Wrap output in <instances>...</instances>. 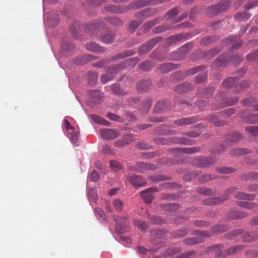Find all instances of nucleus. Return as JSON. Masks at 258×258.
<instances>
[{
	"instance_id": "nucleus-1",
	"label": "nucleus",
	"mask_w": 258,
	"mask_h": 258,
	"mask_svg": "<svg viewBox=\"0 0 258 258\" xmlns=\"http://www.w3.org/2000/svg\"><path fill=\"white\" fill-rule=\"evenodd\" d=\"M243 248V245H238L230 247L227 251H225L222 249V246L220 244L215 245L212 247V250L215 253V256L217 258H224L227 255L237 253Z\"/></svg>"
},
{
	"instance_id": "nucleus-2",
	"label": "nucleus",
	"mask_w": 258,
	"mask_h": 258,
	"mask_svg": "<svg viewBox=\"0 0 258 258\" xmlns=\"http://www.w3.org/2000/svg\"><path fill=\"white\" fill-rule=\"evenodd\" d=\"M128 65V61L126 59L122 61L120 64L109 68L107 70V74L103 75L101 77V82L103 84L107 83L114 77V76L117 73L118 71L121 70L124 68L127 67Z\"/></svg>"
},
{
	"instance_id": "nucleus-3",
	"label": "nucleus",
	"mask_w": 258,
	"mask_h": 258,
	"mask_svg": "<svg viewBox=\"0 0 258 258\" xmlns=\"http://www.w3.org/2000/svg\"><path fill=\"white\" fill-rule=\"evenodd\" d=\"M235 188L231 187L228 188L224 194L221 198H208L204 201V203L206 205H215L220 203L224 202L229 198L230 194L233 193L235 190Z\"/></svg>"
},
{
	"instance_id": "nucleus-4",
	"label": "nucleus",
	"mask_w": 258,
	"mask_h": 258,
	"mask_svg": "<svg viewBox=\"0 0 258 258\" xmlns=\"http://www.w3.org/2000/svg\"><path fill=\"white\" fill-rule=\"evenodd\" d=\"M229 7V3L224 2L209 7L206 12L207 15L210 17L216 15L219 12H222Z\"/></svg>"
},
{
	"instance_id": "nucleus-5",
	"label": "nucleus",
	"mask_w": 258,
	"mask_h": 258,
	"mask_svg": "<svg viewBox=\"0 0 258 258\" xmlns=\"http://www.w3.org/2000/svg\"><path fill=\"white\" fill-rule=\"evenodd\" d=\"M216 160L212 158L200 157L193 160L194 165L199 167H206L214 164Z\"/></svg>"
},
{
	"instance_id": "nucleus-6",
	"label": "nucleus",
	"mask_w": 258,
	"mask_h": 258,
	"mask_svg": "<svg viewBox=\"0 0 258 258\" xmlns=\"http://www.w3.org/2000/svg\"><path fill=\"white\" fill-rule=\"evenodd\" d=\"M128 55V52L125 51L124 52L119 53L117 54L114 55L110 59H108V58L104 59V60H101L99 62L94 63L93 64V66L94 67L98 68H101L104 65L107 64L108 63L110 62V61H112L115 60L123 58L127 56Z\"/></svg>"
},
{
	"instance_id": "nucleus-7",
	"label": "nucleus",
	"mask_w": 258,
	"mask_h": 258,
	"mask_svg": "<svg viewBox=\"0 0 258 258\" xmlns=\"http://www.w3.org/2000/svg\"><path fill=\"white\" fill-rule=\"evenodd\" d=\"M100 134L102 138L108 140H113L120 134L118 130L112 128L102 129L100 131Z\"/></svg>"
},
{
	"instance_id": "nucleus-8",
	"label": "nucleus",
	"mask_w": 258,
	"mask_h": 258,
	"mask_svg": "<svg viewBox=\"0 0 258 258\" xmlns=\"http://www.w3.org/2000/svg\"><path fill=\"white\" fill-rule=\"evenodd\" d=\"M104 25L102 20H98L95 23H89L87 31L91 34L97 35L98 31L104 27Z\"/></svg>"
},
{
	"instance_id": "nucleus-9",
	"label": "nucleus",
	"mask_w": 258,
	"mask_h": 258,
	"mask_svg": "<svg viewBox=\"0 0 258 258\" xmlns=\"http://www.w3.org/2000/svg\"><path fill=\"white\" fill-rule=\"evenodd\" d=\"M157 189L155 187L149 188L141 192V195L145 203H150L154 198L153 193L157 192Z\"/></svg>"
},
{
	"instance_id": "nucleus-10",
	"label": "nucleus",
	"mask_w": 258,
	"mask_h": 258,
	"mask_svg": "<svg viewBox=\"0 0 258 258\" xmlns=\"http://www.w3.org/2000/svg\"><path fill=\"white\" fill-rule=\"evenodd\" d=\"M161 40V37H156L151 40L146 44L140 47L139 49L140 52L142 54L148 52L158 42Z\"/></svg>"
},
{
	"instance_id": "nucleus-11",
	"label": "nucleus",
	"mask_w": 258,
	"mask_h": 258,
	"mask_svg": "<svg viewBox=\"0 0 258 258\" xmlns=\"http://www.w3.org/2000/svg\"><path fill=\"white\" fill-rule=\"evenodd\" d=\"M240 116L245 119V122H246L253 123L258 121V113L249 114L247 110H242L240 114Z\"/></svg>"
},
{
	"instance_id": "nucleus-12",
	"label": "nucleus",
	"mask_w": 258,
	"mask_h": 258,
	"mask_svg": "<svg viewBox=\"0 0 258 258\" xmlns=\"http://www.w3.org/2000/svg\"><path fill=\"white\" fill-rule=\"evenodd\" d=\"M113 220L116 223V229L120 233H123L125 231L124 227L127 224V220L125 218H121L116 216L113 217Z\"/></svg>"
},
{
	"instance_id": "nucleus-13",
	"label": "nucleus",
	"mask_w": 258,
	"mask_h": 258,
	"mask_svg": "<svg viewBox=\"0 0 258 258\" xmlns=\"http://www.w3.org/2000/svg\"><path fill=\"white\" fill-rule=\"evenodd\" d=\"M103 93L98 90H91L89 92V95L92 99L93 102L100 103L103 99Z\"/></svg>"
},
{
	"instance_id": "nucleus-14",
	"label": "nucleus",
	"mask_w": 258,
	"mask_h": 258,
	"mask_svg": "<svg viewBox=\"0 0 258 258\" xmlns=\"http://www.w3.org/2000/svg\"><path fill=\"white\" fill-rule=\"evenodd\" d=\"M192 89V86L190 83L184 82L176 86L174 88V90L177 93H182L190 91Z\"/></svg>"
},
{
	"instance_id": "nucleus-15",
	"label": "nucleus",
	"mask_w": 258,
	"mask_h": 258,
	"mask_svg": "<svg viewBox=\"0 0 258 258\" xmlns=\"http://www.w3.org/2000/svg\"><path fill=\"white\" fill-rule=\"evenodd\" d=\"M197 121V119L194 117L182 118L174 121V124L178 125H186Z\"/></svg>"
},
{
	"instance_id": "nucleus-16",
	"label": "nucleus",
	"mask_w": 258,
	"mask_h": 258,
	"mask_svg": "<svg viewBox=\"0 0 258 258\" xmlns=\"http://www.w3.org/2000/svg\"><path fill=\"white\" fill-rule=\"evenodd\" d=\"M162 143L164 144H167L170 143H173L190 145L192 144V141L190 140H187L185 138H182L180 139L178 138H173L169 142L163 141Z\"/></svg>"
},
{
	"instance_id": "nucleus-17",
	"label": "nucleus",
	"mask_w": 258,
	"mask_h": 258,
	"mask_svg": "<svg viewBox=\"0 0 258 258\" xmlns=\"http://www.w3.org/2000/svg\"><path fill=\"white\" fill-rule=\"evenodd\" d=\"M86 48L89 51H94L98 53H101L104 52V48L100 46L95 42H90L86 45Z\"/></svg>"
},
{
	"instance_id": "nucleus-18",
	"label": "nucleus",
	"mask_w": 258,
	"mask_h": 258,
	"mask_svg": "<svg viewBox=\"0 0 258 258\" xmlns=\"http://www.w3.org/2000/svg\"><path fill=\"white\" fill-rule=\"evenodd\" d=\"M200 149L199 147L175 148L173 150L174 152H179L187 154H192L199 152Z\"/></svg>"
},
{
	"instance_id": "nucleus-19",
	"label": "nucleus",
	"mask_w": 258,
	"mask_h": 258,
	"mask_svg": "<svg viewBox=\"0 0 258 258\" xmlns=\"http://www.w3.org/2000/svg\"><path fill=\"white\" fill-rule=\"evenodd\" d=\"M248 213L243 211H238L235 210L231 211L229 215L230 219H241L247 217Z\"/></svg>"
},
{
	"instance_id": "nucleus-20",
	"label": "nucleus",
	"mask_w": 258,
	"mask_h": 258,
	"mask_svg": "<svg viewBox=\"0 0 258 258\" xmlns=\"http://www.w3.org/2000/svg\"><path fill=\"white\" fill-rule=\"evenodd\" d=\"M161 207L166 214H171L174 210L178 209L179 205L176 204H168L162 205Z\"/></svg>"
},
{
	"instance_id": "nucleus-21",
	"label": "nucleus",
	"mask_w": 258,
	"mask_h": 258,
	"mask_svg": "<svg viewBox=\"0 0 258 258\" xmlns=\"http://www.w3.org/2000/svg\"><path fill=\"white\" fill-rule=\"evenodd\" d=\"M151 85L150 80H143L137 84V88L139 91H146Z\"/></svg>"
},
{
	"instance_id": "nucleus-22",
	"label": "nucleus",
	"mask_w": 258,
	"mask_h": 258,
	"mask_svg": "<svg viewBox=\"0 0 258 258\" xmlns=\"http://www.w3.org/2000/svg\"><path fill=\"white\" fill-rule=\"evenodd\" d=\"M242 103L245 106H252L253 109L258 111V105H256V100L252 97L244 99L242 101Z\"/></svg>"
},
{
	"instance_id": "nucleus-23",
	"label": "nucleus",
	"mask_w": 258,
	"mask_h": 258,
	"mask_svg": "<svg viewBox=\"0 0 258 258\" xmlns=\"http://www.w3.org/2000/svg\"><path fill=\"white\" fill-rule=\"evenodd\" d=\"M226 94H224V96H223L222 94H220V97L222 99L224 100L225 99H226V101L223 102L222 103V105H220L219 107H223L224 106H226L227 105H233L235 104L238 100V98L237 97H234L233 99H232L231 101H229L230 98H228L227 96H225Z\"/></svg>"
},
{
	"instance_id": "nucleus-24",
	"label": "nucleus",
	"mask_w": 258,
	"mask_h": 258,
	"mask_svg": "<svg viewBox=\"0 0 258 258\" xmlns=\"http://www.w3.org/2000/svg\"><path fill=\"white\" fill-rule=\"evenodd\" d=\"M130 182L135 187H140L144 185L145 183L144 180L140 176L133 177L130 179Z\"/></svg>"
},
{
	"instance_id": "nucleus-25",
	"label": "nucleus",
	"mask_w": 258,
	"mask_h": 258,
	"mask_svg": "<svg viewBox=\"0 0 258 258\" xmlns=\"http://www.w3.org/2000/svg\"><path fill=\"white\" fill-rule=\"evenodd\" d=\"M92 120L95 122L99 124L105 125L107 126H110L111 123L106 119H104L102 117L97 115L93 114L91 116Z\"/></svg>"
},
{
	"instance_id": "nucleus-26",
	"label": "nucleus",
	"mask_w": 258,
	"mask_h": 258,
	"mask_svg": "<svg viewBox=\"0 0 258 258\" xmlns=\"http://www.w3.org/2000/svg\"><path fill=\"white\" fill-rule=\"evenodd\" d=\"M166 105L164 101H159L154 108L153 112L155 113H160L166 108Z\"/></svg>"
},
{
	"instance_id": "nucleus-27",
	"label": "nucleus",
	"mask_w": 258,
	"mask_h": 258,
	"mask_svg": "<svg viewBox=\"0 0 258 258\" xmlns=\"http://www.w3.org/2000/svg\"><path fill=\"white\" fill-rule=\"evenodd\" d=\"M192 44H190V43L186 44L184 46H183L182 47V48H181V50L179 52L176 53V55H178L180 53H181L182 56H180L179 55L178 56H177L176 57V59H181L182 58V56L186 54L187 53V52L192 48Z\"/></svg>"
},
{
	"instance_id": "nucleus-28",
	"label": "nucleus",
	"mask_w": 258,
	"mask_h": 258,
	"mask_svg": "<svg viewBox=\"0 0 258 258\" xmlns=\"http://www.w3.org/2000/svg\"><path fill=\"white\" fill-rule=\"evenodd\" d=\"M253 195L247 194L242 192H238L235 194V198L238 200H252L254 199Z\"/></svg>"
},
{
	"instance_id": "nucleus-29",
	"label": "nucleus",
	"mask_w": 258,
	"mask_h": 258,
	"mask_svg": "<svg viewBox=\"0 0 258 258\" xmlns=\"http://www.w3.org/2000/svg\"><path fill=\"white\" fill-rule=\"evenodd\" d=\"M176 68V67L173 63H167L161 64L159 68V70L163 73H166Z\"/></svg>"
},
{
	"instance_id": "nucleus-30",
	"label": "nucleus",
	"mask_w": 258,
	"mask_h": 258,
	"mask_svg": "<svg viewBox=\"0 0 258 258\" xmlns=\"http://www.w3.org/2000/svg\"><path fill=\"white\" fill-rule=\"evenodd\" d=\"M258 238V234L253 232L246 233L243 236L244 241L250 242Z\"/></svg>"
},
{
	"instance_id": "nucleus-31",
	"label": "nucleus",
	"mask_w": 258,
	"mask_h": 258,
	"mask_svg": "<svg viewBox=\"0 0 258 258\" xmlns=\"http://www.w3.org/2000/svg\"><path fill=\"white\" fill-rule=\"evenodd\" d=\"M202 237H189L183 240L184 243L188 245H194L201 242Z\"/></svg>"
},
{
	"instance_id": "nucleus-32",
	"label": "nucleus",
	"mask_w": 258,
	"mask_h": 258,
	"mask_svg": "<svg viewBox=\"0 0 258 258\" xmlns=\"http://www.w3.org/2000/svg\"><path fill=\"white\" fill-rule=\"evenodd\" d=\"M71 136V140L74 144L76 143L78 141L79 132L78 130L75 128H73L72 131L68 132Z\"/></svg>"
},
{
	"instance_id": "nucleus-33",
	"label": "nucleus",
	"mask_w": 258,
	"mask_h": 258,
	"mask_svg": "<svg viewBox=\"0 0 258 258\" xmlns=\"http://www.w3.org/2000/svg\"><path fill=\"white\" fill-rule=\"evenodd\" d=\"M88 196L90 201L95 203L97 201V191L95 188H89L88 191Z\"/></svg>"
},
{
	"instance_id": "nucleus-34",
	"label": "nucleus",
	"mask_w": 258,
	"mask_h": 258,
	"mask_svg": "<svg viewBox=\"0 0 258 258\" xmlns=\"http://www.w3.org/2000/svg\"><path fill=\"white\" fill-rule=\"evenodd\" d=\"M228 61V58L227 54H223L217 58L216 63L218 66L224 67L227 61Z\"/></svg>"
},
{
	"instance_id": "nucleus-35",
	"label": "nucleus",
	"mask_w": 258,
	"mask_h": 258,
	"mask_svg": "<svg viewBox=\"0 0 258 258\" xmlns=\"http://www.w3.org/2000/svg\"><path fill=\"white\" fill-rule=\"evenodd\" d=\"M111 88L112 91L116 95H123L125 93L124 90L120 88L117 84L112 85Z\"/></svg>"
},
{
	"instance_id": "nucleus-36",
	"label": "nucleus",
	"mask_w": 258,
	"mask_h": 258,
	"mask_svg": "<svg viewBox=\"0 0 258 258\" xmlns=\"http://www.w3.org/2000/svg\"><path fill=\"white\" fill-rule=\"evenodd\" d=\"M246 60L249 62L258 61V50H255L248 54L246 56Z\"/></svg>"
},
{
	"instance_id": "nucleus-37",
	"label": "nucleus",
	"mask_w": 258,
	"mask_h": 258,
	"mask_svg": "<svg viewBox=\"0 0 258 258\" xmlns=\"http://www.w3.org/2000/svg\"><path fill=\"white\" fill-rule=\"evenodd\" d=\"M235 77H230L223 81V86L225 88H230L235 84Z\"/></svg>"
},
{
	"instance_id": "nucleus-38",
	"label": "nucleus",
	"mask_w": 258,
	"mask_h": 258,
	"mask_svg": "<svg viewBox=\"0 0 258 258\" xmlns=\"http://www.w3.org/2000/svg\"><path fill=\"white\" fill-rule=\"evenodd\" d=\"M114 38V35L111 32L105 34L101 36L102 40L106 43H111Z\"/></svg>"
},
{
	"instance_id": "nucleus-39",
	"label": "nucleus",
	"mask_w": 258,
	"mask_h": 258,
	"mask_svg": "<svg viewBox=\"0 0 258 258\" xmlns=\"http://www.w3.org/2000/svg\"><path fill=\"white\" fill-rule=\"evenodd\" d=\"M216 171L220 173L229 174L235 171L232 167H218L216 168Z\"/></svg>"
},
{
	"instance_id": "nucleus-40",
	"label": "nucleus",
	"mask_w": 258,
	"mask_h": 258,
	"mask_svg": "<svg viewBox=\"0 0 258 258\" xmlns=\"http://www.w3.org/2000/svg\"><path fill=\"white\" fill-rule=\"evenodd\" d=\"M183 37V36L180 34L172 35L168 38L167 42L169 44H172L181 40Z\"/></svg>"
},
{
	"instance_id": "nucleus-41",
	"label": "nucleus",
	"mask_w": 258,
	"mask_h": 258,
	"mask_svg": "<svg viewBox=\"0 0 258 258\" xmlns=\"http://www.w3.org/2000/svg\"><path fill=\"white\" fill-rule=\"evenodd\" d=\"M153 66V63L149 60H146L139 65L140 69L143 71H148L150 70Z\"/></svg>"
},
{
	"instance_id": "nucleus-42",
	"label": "nucleus",
	"mask_w": 258,
	"mask_h": 258,
	"mask_svg": "<svg viewBox=\"0 0 258 258\" xmlns=\"http://www.w3.org/2000/svg\"><path fill=\"white\" fill-rule=\"evenodd\" d=\"M245 131L253 136H258V126H247L245 127Z\"/></svg>"
},
{
	"instance_id": "nucleus-43",
	"label": "nucleus",
	"mask_w": 258,
	"mask_h": 258,
	"mask_svg": "<svg viewBox=\"0 0 258 258\" xmlns=\"http://www.w3.org/2000/svg\"><path fill=\"white\" fill-rule=\"evenodd\" d=\"M197 191L198 193L205 196H210L212 195L213 193V192L211 189L206 188L204 187H199L197 188Z\"/></svg>"
},
{
	"instance_id": "nucleus-44",
	"label": "nucleus",
	"mask_w": 258,
	"mask_h": 258,
	"mask_svg": "<svg viewBox=\"0 0 258 258\" xmlns=\"http://www.w3.org/2000/svg\"><path fill=\"white\" fill-rule=\"evenodd\" d=\"M94 211L96 214V216L99 219L105 220L106 218V215L100 208L97 207L94 209Z\"/></svg>"
},
{
	"instance_id": "nucleus-45",
	"label": "nucleus",
	"mask_w": 258,
	"mask_h": 258,
	"mask_svg": "<svg viewBox=\"0 0 258 258\" xmlns=\"http://www.w3.org/2000/svg\"><path fill=\"white\" fill-rule=\"evenodd\" d=\"M156 11L153 9H147L143 11L141 14L143 18H147L155 15Z\"/></svg>"
},
{
	"instance_id": "nucleus-46",
	"label": "nucleus",
	"mask_w": 258,
	"mask_h": 258,
	"mask_svg": "<svg viewBox=\"0 0 258 258\" xmlns=\"http://www.w3.org/2000/svg\"><path fill=\"white\" fill-rule=\"evenodd\" d=\"M133 224L142 231L146 230L147 228V224L143 221L135 220L133 222Z\"/></svg>"
},
{
	"instance_id": "nucleus-47",
	"label": "nucleus",
	"mask_w": 258,
	"mask_h": 258,
	"mask_svg": "<svg viewBox=\"0 0 258 258\" xmlns=\"http://www.w3.org/2000/svg\"><path fill=\"white\" fill-rule=\"evenodd\" d=\"M228 229L226 226L223 225H219L215 226L213 228V231L216 233H222L225 232Z\"/></svg>"
},
{
	"instance_id": "nucleus-48",
	"label": "nucleus",
	"mask_w": 258,
	"mask_h": 258,
	"mask_svg": "<svg viewBox=\"0 0 258 258\" xmlns=\"http://www.w3.org/2000/svg\"><path fill=\"white\" fill-rule=\"evenodd\" d=\"M128 143V136H124L123 138L119 141H116L114 143L115 147H121L127 145Z\"/></svg>"
},
{
	"instance_id": "nucleus-49",
	"label": "nucleus",
	"mask_w": 258,
	"mask_h": 258,
	"mask_svg": "<svg viewBox=\"0 0 258 258\" xmlns=\"http://www.w3.org/2000/svg\"><path fill=\"white\" fill-rule=\"evenodd\" d=\"M216 177V176L213 174H205L199 179V181L201 183H203L210 180L214 179Z\"/></svg>"
},
{
	"instance_id": "nucleus-50",
	"label": "nucleus",
	"mask_w": 258,
	"mask_h": 258,
	"mask_svg": "<svg viewBox=\"0 0 258 258\" xmlns=\"http://www.w3.org/2000/svg\"><path fill=\"white\" fill-rule=\"evenodd\" d=\"M88 76L90 84L93 85L98 78V74L96 73L90 72L88 73Z\"/></svg>"
},
{
	"instance_id": "nucleus-51",
	"label": "nucleus",
	"mask_w": 258,
	"mask_h": 258,
	"mask_svg": "<svg viewBox=\"0 0 258 258\" xmlns=\"http://www.w3.org/2000/svg\"><path fill=\"white\" fill-rule=\"evenodd\" d=\"M241 233L242 230L240 229H234L226 234V236L227 238L232 239L233 237L240 234Z\"/></svg>"
},
{
	"instance_id": "nucleus-52",
	"label": "nucleus",
	"mask_w": 258,
	"mask_h": 258,
	"mask_svg": "<svg viewBox=\"0 0 258 258\" xmlns=\"http://www.w3.org/2000/svg\"><path fill=\"white\" fill-rule=\"evenodd\" d=\"M235 18L239 21H245L249 18V15L246 12L239 13L235 15Z\"/></svg>"
},
{
	"instance_id": "nucleus-53",
	"label": "nucleus",
	"mask_w": 258,
	"mask_h": 258,
	"mask_svg": "<svg viewBox=\"0 0 258 258\" xmlns=\"http://www.w3.org/2000/svg\"><path fill=\"white\" fill-rule=\"evenodd\" d=\"M158 23V21H157V20L148 22L144 25L143 29L144 31L146 32H147L150 29L151 27H152L155 25L157 24Z\"/></svg>"
},
{
	"instance_id": "nucleus-54",
	"label": "nucleus",
	"mask_w": 258,
	"mask_h": 258,
	"mask_svg": "<svg viewBox=\"0 0 258 258\" xmlns=\"http://www.w3.org/2000/svg\"><path fill=\"white\" fill-rule=\"evenodd\" d=\"M207 79V74L205 73L200 74L196 77V82L197 84H201L204 82Z\"/></svg>"
},
{
	"instance_id": "nucleus-55",
	"label": "nucleus",
	"mask_w": 258,
	"mask_h": 258,
	"mask_svg": "<svg viewBox=\"0 0 258 258\" xmlns=\"http://www.w3.org/2000/svg\"><path fill=\"white\" fill-rule=\"evenodd\" d=\"M148 218L150 222L154 224H162L164 223L163 219L156 216H152L150 217H148Z\"/></svg>"
},
{
	"instance_id": "nucleus-56",
	"label": "nucleus",
	"mask_w": 258,
	"mask_h": 258,
	"mask_svg": "<svg viewBox=\"0 0 258 258\" xmlns=\"http://www.w3.org/2000/svg\"><path fill=\"white\" fill-rule=\"evenodd\" d=\"M113 206L117 211H121L122 210L123 203L119 199H116L113 202Z\"/></svg>"
},
{
	"instance_id": "nucleus-57",
	"label": "nucleus",
	"mask_w": 258,
	"mask_h": 258,
	"mask_svg": "<svg viewBox=\"0 0 258 258\" xmlns=\"http://www.w3.org/2000/svg\"><path fill=\"white\" fill-rule=\"evenodd\" d=\"M107 116L111 120L116 121L117 122H122L123 121L120 116L111 112L108 113Z\"/></svg>"
},
{
	"instance_id": "nucleus-58",
	"label": "nucleus",
	"mask_w": 258,
	"mask_h": 258,
	"mask_svg": "<svg viewBox=\"0 0 258 258\" xmlns=\"http://www.w3.org/2000/svg\"><path fill=\"white\" fill-rule=\"evenodd\" d=\"M104 9L107 12H110L115 13L119 12L118 8L116 6H113L112 5L105 6Z\"/></svg>"
},
{
	"instance_id": "nucleus-59",
	"label": "nucleus",
	"mask_w": 258,
	"mask_h": 258,
	"mask_svg": "<svg viewBox=\"0 0 258 258\" xmlns=\"http://www.w3.org/2000/svg\"><path fill=\"white\" fill-rule=\"evenodd\" d=\"M187 234L186 231L184 230H177L172 234V236L175 238H181Z\"/></svg>"
},
{
	"instance_id": "nucleus-60",
	"label": "nucleus",
	"mask_w": 258,
	"mask_h": 258,
	"mask_svg": "<svg viewBox=\"0 0 258 258\" xmlns=\"http://www.w3.org/2000/svg\"><path fill=\"white\" fill-rule=\"evenodd\" d=\"M102 152L105 154L113 155L114 151L110 148L108 145H105L102 146Z\"/></svg>"
},
{
	"instance_id": "nucleus-61",
	"label": "nucleus",
	"mask_w": 258,
	"mask_h": 258,
	"mask_svg": "<svg viewBox=\"0 0 258 258\" xmlns=\"http://www.w3.org/2000/svg\"><path fill=\"white\" fill-rule=\"evenodd\" d=\"M89 178L91 180L96 182L99 179V175L96 170H93L90 174Z\"/></svg>"
},
{
	"instance_id": "nucleus-62",
	"label": "nucleus",
	"mask_w": 258,
	"mask_h": 258,
	"mask_svg": "<svg viewBox=\"0 0 258 258\" xmlns=\"http://www.w3.org/2000/svg\"><path fill=\"white\" fill-rule=\"evenodd\" d=\"M110 167L113 170H118L121 168V165L117 161L112 160L110 161Z\"/></svg>"
},
{
	"instance_id": "nucleus-63",
	"label": "nucleus",
	"mask_w": 258,
	"mask_h": 258,
	"mask_svg": "<svg viewBox=\"0 0 258 258\" xmlns=\"http://www.w3.org/2000/svg\"><path fill=\"white\" fill-rule=\"evenodd\" d=\"M242 139L241 135L240 133H234L230 137V140L232 142H237Z\"/></svg>"
},
{
	"instance_id": "nucleus-64",
	"label": "nucleus",
	"mask_w": 258,
	"mask_h": 258,
	"mask_svg": "<svg viewBox=\"0 0 258 258\" xmlns=\"http://www.w3.org/2000/svg\"><path fill=\"white\" fill-rule=\"evenodd\" d=\"M106 20L107 22L114 25H117L120 23L119 19L115 17L107 18L106 19Z\"/></svg>"
}]
</instances>
